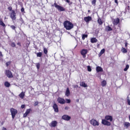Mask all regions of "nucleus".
Returning <instances> with one entry per match:
<instances>
[{
	"label": "nucleus",
	"mask_w": 130,
	"mask_h": 130,
	"mask_svg": "<svg viewBox=\"0 0 130 130\" xmlns=\"http://www.w3.org/2000/svg\"><path fill=\"white\" fill-rule=\"evenodd\" d=\"M63 26L66 30H72L74 28V24L68 20L64 21Z\"/></svg>",
	"instance_id": "f257e3e1"
},
{
	"label": "nucleus",
	"mask_w": 130,
	"mask_h": 130,
	"mask_svg": "<svg viewBox=\"0 0 130 130\" xmlns=\"http://www.w3.org/2000/svg\"><path fill=\"white\" fill-rule=\"evenodd\" d=\"M52 7H55V8H56V9L58 10V11H59V12H64L66 11V9L58 5L56 3H55L53 5H52Z\"/></svg>",
	"instance_id": "f03ea898"
},
{
	"label": "nucleus",
	"mask_w": 130,
	"mask_h": 130,
	"mask_svg": "<svg viewBox=\"0 0 130 130\" xmlns=\"http://www.w3.org/2000/svg\"><path fill=\"white\" fill-rule=\"evenodd\" d=\"M10 112L11 113L12 117L13 119H14V118H15V117L16 116V114L18 113V111L14 108H11L10 109Z\"/></svg>",
	"instance_id": "7ed1b4c3"
},
{
	"label": "nucleus",
	"mask_w": 130,
	"mask_h": 130,
	"mask_svg": "<svg viewBox=\"0 0 130 130\" xmlns=\"http://www.w3.org/2000/svg\"><path fill=\"white\" fill-rule=\"evenodd\" d=\"M89 122L90 124H92L93 126H98V125H99V122L97 121V120L94 119H92Z\"/></svg>",
	"instance_id": "20e7f679"
},
{
	"label": "nucleus",
	"mask_w": 130,
	"mask_h": 130,
	"mask_svg": "<svg viewBox=\"0 0 130 130\" xmlns=\"http://www.w3.org/2000/svg\"><path fill=\"white\" fill-rule=\"evenodd\" d=\"M80 53L83 57H86V54H87V53H88V50H87L86 49H83L81 51Z\"/></svg>",
	"instance_id": "39448f33"
},
{
	"label": "nucleus",
	"mask_w": 130,
	"mask_h": 130,
	"mask_svg": "<svg viewBox=\"0 0 130 130\" xmlns=\"http://www.w3.org/2000/svg\"><path fill=\"white\" fill-rule=\"evenodd\" d=\"M6 75L8 78H13V74H12V72L9 70H7L6 71Z\"/></svg>",
	"instance_id": "423d86ee"
},
{
	"label": "nucleus",
	"mask_w": 130,
	"mask_h": 130,
	"mask_svg": "<svg viewBox=\"0 0 130 130\" xmlns=\"http://www.w3.org/2000/svg\"><path fill=\"white\" fill-rule=\"evenodd\" d=\"M102 124H104V125H107L108 126H109L111 125V123H110V122H108V121L105 119L102 120Z\"/></svg>",
	"instance_id": "0eeeda50"
},
{
	"label": "nucleus",
	"mask_w": 130,
	"mask_h": 130,
	"mask_svg": "<svg viewBox=\"0 0 130 130\" xmlns=\"http://www.w3.org/2000/svg\"><path fill=\"white\" fill-rule=\"evenodd\" d=\"M10 18H11L12 20H16V12H15V11L12 10Z\"/></svg>",
	"instance_id": "6e6552de"
},
{
	"label": "nucleus",
	"mask_w": 130,
	"mask_h": 130,
	"mask_svg": "<svg viewBox=\"0 0 130 130\" xmlns=\"http://www.w3.org/2000/svg\"><path fill=\"white\" fill-rule=\"evenodd\" d=\"M62 119H63V120H66L67 121H69L71 119V116L68 115H64L61 117Z\"/></svg>",
	"instance_id": "1a4fd4ad"
},
{
	"label": "nucleus",
	"mask_w": 130,
	"mask_h": 130,
	"mask_svg": "<svg viewBox=\"0 0 130 130\" xmlns=\"http://www.w3.org/2000/svg\"><path fill=\"white\" fill-rule=\"evenodd\" d=\"M57 102L60 104H64L66 103V100L61 98H58L57 99Z\"/></svg>",
	"instance_id": "9d476101"
},
{
	"label": "nucleus",
	"mask_w": 130,
	"mask_h": 130,
	"mask_svg": "<svg viewBox=\"0 0 130 130\" xmlns=\"http://www.w3.org/2000/svg\"><path fill=\"white\" fill-rule=\"evenodd\" d=\"M53 108L55 111V112H58V106L56 105L55 102H54L53 105Z\"/></svg>",
	"instance_id": "9b49d317"
},
{
	"label": "nucleus",
	"mask_w": 130,
	"mask_h": 130,
	"mask_svg": "<svg viewBox=\"0 0 130 130\" xmlns=\"http://www.w3.org/2000/svg\"><path fill=\"white\" fill-rule=\"evenodd\" d=\"M84 20L86 23H88L90 22V21L92 20V17L89 16L87 17H85L84 18Z\"/></svg>",
	"instance_id": "f8f14e48"
},
{
	"label": "nucleus",
	"mask_w": 130,
	"mask_h": 130,
	"mask_svg": "<svg viewBox=\"0 0 130 130\" xmlns=\"http://www.w3.org/2000/svg\"><path fill=\"white\" fill-rule=\"evenodd\" d=\"M56 125H57V121H52L50 125L51 127H55Z\"/></svg>",
	"instance_id": "ddd939ff"
},
{
	"label": "nucleus",
	"mask_w": 130,
	"mask_h": 130,
	"mask_svg": "<svg viewBox=\"0 0 130 130\" xmlns=\"http://www.w3.org/2000/svg\"><path fill=\"white\" fill-rule=\"evenodd\" d=\"M106 120H109L110 121H112L113 120V118L112 116L107 115L105 116Z\"/></svg>",
	"instance_id": "4468645a"
},
{
	"label": "nucleus",
	"mask_w": 130,
	"mask_h": 130,
	"mask_svg": "<svg viewBox=\"0 0 130 130\" xmlns=\"http://www.w3.org/2000/svg\"><path fill=\"white\" fill-rule=\"evenodd\" d=\"M105 30L107 32H110V31H112L113 29L111 27H110L109 25H108L105 27Z\"/></svg>",
	"instance_id": "2eb2a0df"
},
{
	"label": "nucleus",
	"mask_w": 130,
	"mask_h": 130,
	"mask_svg": "<svg viewBox=\"0 0 130 130\" xmlns=\"http://www.w3.org/2000/svg\"><path fill=\"white\" fill-rule=\"evenodd\" d=\"M65 95L67 97H69V96H70V95H71V91H70V88H69V87H68L66 89V91L65 92Z\"/></svg>",
	"instance_id": "dca6fc26"
},
{
	"label": "nucleus",
	"mask_w": 130,
	"mask_h": 130,
	"mask_svg": "<svg viewBox=\"0 0 130 130\" xmlns=\"http://www.w3.org/2000/svg\"><path fill=\"white\" fill-rule=\"evenodd\" d=\"M96 71L97 73H100V72H103V69H102V68H101L99 66H98L96 68Z\"/></svg>",
	"instance_id": "f3484780"
},
{
	"label": "nucleus",
	"mask_w": 130,
	"mask_h": 130,
	"mask_svg": "<svg viewBox=\"0 0 130 130\" xmlns=\"http://www.w3.org/2000/svg\"><path fill=\"white\" fill-rule=\"evenodd\" d=\"M119 18H116L114 19V21H113V24L114 25H117L118 23H119Z\"/></svg>",
	"instance_id": "a211bd4d"
},
{
	"label": "nucleus",
	"mask_w": 130,
	"mask_h": 130,
	"mask_svg": "<svg viewBox=\"0 0 130 130\" xmlns=\"http://www.w3.org/2000/svg\"><path fill=\"white\" fill-rule=\"evenodd\" d=\"M90 41L91 43H96L98 40H97V39L96 38H92L91 39Z\"/></svg>",
	"instance_id": "6ab92c4d"
},
{
	"label": "nucleus",
	"mask_w": 130,
	"mask_h": 130,
	"mask_svg": "<svg viewBox=\"0 0 130 130\" xmlns=\"http://www.w3.org/2000/svg\"><path fill=\"white\" fill-rule=\"evenodd\" d=\"M19 96L21 99H23L24 97H25V93L23 92H21L20 94H19Z\"/></svg>",
	"instance_id": "aec40b11"
},
{
	"label": "nucleus",
	"mask_w": 130,
	"mask_h": 130,
	"mask_svg": "<svg viewBox=\"0 0 130 130\" xmlns=\"http://www.w3.org/2000/svg\"><path fill=\"white\" fill-rule=\"evenodd\" d=\"M121 51L122 52V53H127V50H126V49L124 48V47H122Z\"/></svg>",
	"instance_id": "412c9836"
},
{
	"label": "nucleus",
	"mask_w": 130,
	"mask_h": 130,
	"mask_svg": "<svg viewBox=\"0 0 130 130\" xmlns=\"http://www.w3.org/2000/svg\"><path fill=\"white\" fill-rule=\"evenodd\" d=\"M130 126L129 122H126L124 123V126L125 127H126V128H127V127H128V126Z\"/></svg>",
	"instance_id": "4be33fe9"
},
{
	"label": "nucleus",
	"mask_w": 130,
	"mask_h": 130,
	"mask_svg": "<svg viewBox=\"0 0 130 130\" xmlns=\"http://www.w3.org/2000/svg\"><path fill=\"white\" fill-rule=\"evenodd\" d=\"M80 86H81L82 87H84V88H86V87H88V85H87V84H86V83L84 82H82L80 84Z\"/></svg>",
	"instance_id": "5701e85b"
},
{
	"label": "nucleus",
	"mask_w": 130,
	"mask_h": 130,
	"mask_svg": "<svg viewBox=\"0 0 130 130\" xmlns=\"http://www.w3.org/2000/svg\"><path fill=\"white\" fill-rule=\"evenodd\" d=\"M5 87H7V88H9L10 86H11V84L9 83L8 81L5 82Z\"/></svg>",
	"instance_id": "b1692460"
},
{
	"label": "nucleus",
	"mask_w": 130,
	"mask_h": 130,
	"mask_svg": "<svg viewBox=\"0 0 130 130\" xmlns=\"http://www.w3.org/2000/svg\"><path fill=\"white\" fill-rule=\"evenodd\" d=\"M98 22L99 25H102V24H103V22H102V20H101V18L98 19Z\"/></svg>",
	"instance_id": "393cba45"
},
{
	"label": "nucleus",
	"mask_w": 130,
	"mask_h": 130,
	"mask_svg": "<svg viewBox=\"0 0 130 130\" xmlns=\"http://www.w3.org/2000/svg\"><path fill=\"white\" fill-rule=\"evenodd\" d=\"M43 51H44V53H45V54H47V53H48V51L47 50V49L45 47L43 48Z\"/></svg>",
	"instance_id": "a878e982"
},
{
	"label": "nucleus",
	"mask_w": 130,
	"mask_h": 130,
	"mask_svg": "<svg viewBox=\"0 0 130 130\" xmlns=\"http://www.w3.org/2000/svg\"><path fill=\"white\" fill-rule=\"evenodd\" d=\"M37 57H41L42 56V52H38L37 53Z\"/></svg>",
	"instance_id": "bb28decb"
},
{
	"label": "nucleus",
	"mask_w": 130,
	"mask_h": 130,
	"mask_svg": "<svg viewBox=\"0 0 130 130\" xmlns=\"http://www.w3.org/2000/svg\"><path fill=\"white\" fill-rule=\"evenodd\" d=\"M87 37H88L87 35H85V34L82 35V40H85V38H87Z\"/></svg>",
	"instance_id": "cd10ccee"
},
{
	"label": "nucleus",
	"mask_w": 130,
	"mask_h": 130,
	"mask_svg": "<svg viewBox=\"0 0 130 130\" xmlns=\"http://www.w3.org/2000/svg\"><path fill=\"white\" fill-rule=\"evenodd\" d=\"M102 86L103 87H105V86H106V81L103 80V81L102 82Z\"/></svg>",
	"instance_id": "c85d7f7f"
},
{
	"label": "nucleus",
	"mask_w": 130,
	"mask_h": 130,
	"mask_svg": "<svg viewBox=\"0 0 130 130\" xmlns=\"http://www.w3.org/2000/svg\"><path fill=\"white\" fill-rule=\"evenodd\" d=\"M0 25L3 26V27H6V24L3 21L0 20Z\"/></svg>",
	"instance_id": "c756f323"
},
{
	"label": "nucleus",
	"mask_w": 130,
	"mask_h": 130,
	"mask_svg": "<svg viewBox=\"0 0 130 130\" xmlns=\"http://www.w3.org/2000/svg\"><path fill=\"white\" fill-rule=\"evenodd\" d=\"M129 68V64H127L126 66V67L124 69V72H126V71H127V70H128Z\"/></svg>",
	"instance_id": "7c9ffc66"
},
{
	"label": "nucleus",
	"mask_w": 130,
	"mask_h": 130,
	"mask_svg": "<svg viewBox=\"0 0 130 130\" xmlns=\"http://www.w3.org/2000/svg\"><path fill=\"white\" fill-rule=\"evenodd\" d=\"M105 52V49H103L102 50H101L100 54L101 55H102V54H103V53H104Z\"/></svg>",
	"instance_id": "2f4dec72"
},
{
	"label": "nucleus",
	"mask_w": 130,
	"mask_h": 130,
	"mask_svg": "<svg viewBox=\"0 0 130 130\" xmlns=\"http://www.w3.org/2000/svg\"><path fill=\"white\" fill-rule=\"evenodd\" d=\"M96 0H93V1L91 2L92 5H93V6H96Z\"/></svg>",
	"instance_id": "473e14b6"
},
{
	"label": "nucleus",
	"mask_w": 130,
	"mask_h": 130,
	"mask_svg": "<svg viewBox=\"0 0 130 130\" xmlns=\"http://www.w3.org/2000/svg\"><path fill=\"white\" fill-rule=\"evenodd\" d=\"M127 102L128 104V105H130V100H129V96L127 97Z\"/></svg>",
	"instance_id": "72a5a7b5"
},
{
	"label": "nucleus",
	"mask_w": 130,
	"mask_h": 130,
	"mask_svg": "<svg viewBox=\"0 0 130 130\" xmlns=\"http://www.w3.org/2000/svg\"><path fill=\"white\" fill-rule=\"evenodd\" d=\"M30 111H31V109H28L26 111L25 113L28 115L30 113Z\"/></svg>",
	"instance_id": "f704fd0d"
},
{
	"label": "nucleus",
	"mask_w": 130,
	"mask_h": 130,
	"mask_svg": "<svg viewBox=\"0 0 130 130\" xmlns=\"http://www.w3.org/2000/svg\"><path fill=\"white\" fill-rule=\"evenodd\" d=\"M36 67H37V69L38 70H39V69H40V63H37L36 64Z\"/></svg>",
	"instance_id": "c9c22d12"
},
{
	"label": "nucleus",
	"mask_w": 130,
	"mask_h": 130,
	"mask_svg": "<svg viewBox=\"0 0 130 130\" xmlns=\"http://www.w3.org/2000/svg\"><path fill=\"white\" fill-rule=\"evenodd\" d=\"M64 1L66 2V3H68L69 5H72L73 4V3L71 2L69 0H64Z\"/></svg>",
	"instance_id": "e433bc0d"
},
{
	"label": "nucleus",
	"mask_w": 130,
	"mask_h": 130,
	"mask_svg": "<svg viewBox=\"0 0 130 130\" xmlns=\"http://www.w3.org/2000/svg\"><path fill=\"white\" fill-rule=\"evenodd\" d=\"M11 45L12 47H16V44L14 42L11 43Z\"/></svg>",
	"instance_id": "4c0bfd02"
},
{
	"label": "nucleus",
	"mask_w": 130,
	"mask_h": 130,
	"mask_svg": "<svg viewBox=\"0 0 130 130\" xmlns=\"http://www.w3.org/2000/svg\"><path fill=\"white\" fill-rule=\"evenodd\" d=\"M87 70L88 72H91L92 71V69H91V67L88 66L87 67Z\"/></svg>",
	"instance_id": "58836bf2"
},
{
	"label": "nucleus",
	"mask_w": 130,
	"mask_h": 130,
	"mask_svg": "<svg viewBox=\"0 0 130 130\" xmlns=\"http://www.w3.org/2000/svg\"><path fill=\"white\" fill-rule=\"evenodd\" d=\"M10 27L12 30H15L16 29V26L14 25H11Z\"/></svg>",
	"instance_id": "ea45409f"
},
{
	"label": "nucleus",
	"mask_w": 130,
	"mask_h": 130,
	"mask_svg": "<svg viewBox=\"0 0 130 130\" xmlns=\"http://www.w3.org/2000/svg\"><path fill=\"white\" fill-rule=\"evenodd\" d=\"M39 104V102H35V104H34V106H35V107H36V106H37V105H38Z\"/></svg>",
	"instance_id": "a19ab883"
},
{
	"label": "nucleus",
	"mask_w": 130,
	"mask_h": 130,
	"mask_svg": "<svg viewBox=\"0 0 130 130\" xmlns=\"http://www.w3.org/2000/svg\"><path fill=\"white\" fill-rule=\"evenodd\" d=\"M66 103L69 104L71 102V100L67 99H66Z\"/></svg>",
	"instance_id": "79ce46f5"
},
{
	"label": "nucleus",
	"mask_w": 130,
	"mask_h": 130,
	"mask_svg": "<svg viewBox=\"0 0 130 130\" xmlns=\"http://www.w3.org/2000/svg\"><path fill=\"white\" fill-rule=\"evenodd\" d=\"M65 110H69L70 109V107L69 106H66L64 107Z\"/></svg>",
	"instance_id": "37998d69"
},
{
	"label": "nucleus",
	"mask_w": 130,
	"mask_h": 130,
	"mask_svg": "<svg viewBox=\"0 0 130 130\" xmlns=\"http://www.w3.org/2000/svg\"><path fill=\"white\" fill-rule=\"evenodd\" d=\"M25 11V9H24V8H22L21 9V12H24Z\"/></svg>",
	"instance_id": "c03bdc74"
},
{
	"label": "nucleus",
	"mask_w": 130,
	"mask_h": 130,
	"mask_svg": "<svg viewBox=\"0 0 130 130\" xmlns=\"http://www.w3.org/2000/svg\"><path fill=\"white\" fill-rule=\"evenodd\" d=\"M27 115H28L26 113L23 114V117H27Z\"/></svg>",
	"instance_id": "a18cd8bd"
},
{
	"label": "nucleus",
	"mask_w": 130,
	"mask_h": 130,
	"mask_svg": "<svg viewBox=\"0 0 130 130\" xmlns=\"http://www.w3.org/2000/svg\"><path fill=\"white\" fill-rule=\"evenodd\" d=\"M12 9H13V8H12V7H10L8 8L9 11H12Z\"/></svg>",
	"instance_id": "49530a36"
},
{
	"label": "nucleus",
	"mask_w": 130,
	"mask_h": 130,
	"mask_svg": "<svg viewBox=\"0 0 130 130\" xmlns=\"http://www.w3.org/2000/svg\"><path fill=\"white\" fill-rule=\"evenodd\" d=\"M22 109H23V108H25V105H22L21 106Z\"/></svg>",
	"instance_id": "de8ad7c7"
},
{
	"label": "nucleus",
	"mask_w": 130,
	"mask_h": 130,
	"mask_svg": "<svg viewBox=\"0 0 130 130\" xmlns=\"http://www.w3.org/2000/svg\"><path fill=\"white\" fill-rule=\"evenodd\" d=\"M0 56H1V57H3V56H4V55H3V53H2L1 51H0Z\"/></svg>",
	"instance_id": "09e8293b"
},
{
	"label": "nucleus",
	"mask_w": 130,
	"mask_h": 130,
	"mask_svg": "<svg viewBox=\"0 0 130 130\" xmlns=\"http://www.w3.org/2000/svg\"><path fill=\"white\" fill-rule=\"evenodd\" d=\"M125 47H127V42L125 43Z\"/></svg>",
	"instance_id": "8fccbe9b"
},
{
	"label": "nucleus",
	"mask_w": 130,
	"mask_h": 130,
	"mask_svg": "<svg viewBox=\"0 0 130 130\" xmlns=\"http://www.w3.org/2000/svg\"><path fill=\"white\" fill-rule=\"evenodd\" d=\"M2 130H7V128H6L5 127H2Z\"/></svg>",
	"instance_id": "3c124183"
},
{
	"label": "nucleus",
	"mask_w": 130,
	"mask_h": 130,
	"mask_svg": "<svg viewBox=\"0 0 130 130\" xmlns=\"http://www.w3.org/2000/svg\"><path fill=\"white\" fill-rule=\"evenodd\" d=\"M115 4H118V2L117 1V0H115Z\"/></svg>",
	"instance_id": "603ef678"
},
{
	"label": "nucleus",
	"mask_w": 130,
	"mask_h": 130,
	"mask_svg": "<svg viewBox=\"0 0 130 130\" xmlns=\"http://www.w3.org/2000/svg\"><path fill=\"white\" fill-rule=\"evenodd\" d=\"M17 45H19V46H21V43H18Z\"/></svg>",
	"instance_id": "864d4df0"
},
{
	"label": "nucleus",
	"mask_w": 130,
	"mask_h": 130,
	"mask_svg": "<svg viewBox=\"0 0 130 130\" xmlns=\"http://www.w3.org/2000/svg\"><path fill=\"white\" fill-rule=\"evenodd\" d=\"M2 125H4V122L1 123Z\"/></svg>",
	"instance_id": "5fc2aeb1"
},
{
	"label": "nucleus",
	"mask_w": 130,
	"mask_h": 130,
	"mask_svg": "<svg viewBox=\"0 0 130 130\" xmlns=\"http://www.w3.org/2000/svg\"><path fill=\"white\" fill-rule=\"evenodd\" d=\"M6 66H8V63H6Z\"/></svg>",
	"instance_id": "6e6d98bb"
},
{
	"label": "nucleus",
	"mask_w": 130,
	"mask_h": 130,
	"mask_svg": "<svg viewBox=\"0 0 130 130\" xmlns=\"http://www.w3.org/2000/svg\"><path fill=\"white\" fill-rule=\"evenodd\" d=\"M88 12H90V10H88Z\"/></svg>",
	"instance_id": "4d7b16f0"
}]
</instances>
